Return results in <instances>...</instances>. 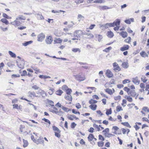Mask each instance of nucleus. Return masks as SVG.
<instances>
[{"mask_svg":"<svg viewBox=\"0 0 149 149\" xmlns=\"http://www.w3.org/2000/svg\"><path fill=\"white\" fill-rule=\"evenodd\" d=\"M89 107L93 110L95 111L96 110L97 105L95 104H92L89 106Z\"/></svg>","mask_w":149,"mask_h":149,"instance_id":"a211bd4d","label":"nucleus"},{"mask_svg":"<svg viewBox=\"0 0 149 149\" xmlns=\"http://www.w3.org/2000/svg\"><path fill=\"white\" fill-rule=\"evenodd\" d=\"M37 94H40L43 97L44 96V95H45L46 94V93L41 88H39L38 91L36 92Z\"/></svg>","mask_w":149,"mask_h":149,"instance_id":"0eeeda50","label":"nucleus"},{"mask_svg":"<svg viewBox=\"0 0 149 149\" xmlns=\"http://www.w3.org/2000/svg\"><path fill=\"white\" fill-rule=\"evenodd\" d=\"M120 35H121L123 38H125L127 36V33L126 32L122 31L119 33Z\"/></svg>","mask_w":149,"mask_h":149,"instance_id":"ddd939ff","label":"nucleus"},{"mask_svg":"<svg viewBox=\"0 0 149 149\" xmlns=\"http://www.w3.org/2000/svg\"><path fill=\"white\" fill-rule=\"evenodd\" d=\"M104 134L107 137H110L111 136H114V135L110 134V133H105Z\"/></svg>","mask_w":149,"mask_h":149,"instance_id":"5fc2aeb1","label":"nucleus"},{"mask_svg":"<svg viewBox=\"0 0 149 149\" xmlns=\"http://www.w3.org/2000/svg\"><path fill=\"white\" fill-rule=\"evenodd\" d=\"M114 23L115 26H118L120 25V20L119 19H117L114 22Z\"/></svg>","mask_w":149,"mask_h":149,"instance_id":"c9c22d12","label":"nucleus"},{"mask_svg":"<svg viewBox=\"0 0 149 149\" xmlns=\"http://www.w3.org/2000/svg\"><path fill=\"white\" fill-rule=\"evenodd\" d=\"M28 94L31 97L33 96L34 97H38L36 95V93L34 92H31L29 91L28 93Z\"/></svg>","mask_w":149,"mask_h":149,"instance_id":"aec40b11","label":"nucleus"},{"mask_svg":"<svg viewBox=\"0 0 149 149\" xmlns=\"http://www.w3.org/2000/svg\"><path fill=\"white\" fill-rule=\"evenodd\" d=\"M90 104H94L96 103L97 102V101L96 100H94L92 99H91L89 102Z\"/></svg>","mask_w":149,"mask_h":149,"instance_id":"ea45409f","label":"nucleus"},{"mask_svg":"<svg viewBox=\"0 0 149 149\" xmlns=\"http://www.w3.org/2000/svg\"><path fill=\"white\" fill-rule=\"evenodd\" d=\"M105 91L106 92L111 95L113 93L112 90L109 88L105 89Z\"/></svg>","mask_w":149,"mask_h":149,"instance_id":"a878e982","label":"nucleus"},{"mask_svg":"<svg viewBox=\"0 0 149 149\" xmlns=\"http://www.w3.org/2000/svg\"><path fill=\"white\" fill-rule=\"evenodd\" d=\"M53 40V39L52 37L49 36L48 37L47 36L45 40L46 43L47 44H50L52 43Z\"/></svg>","mask_w":149,"mask_h":149,"instance_id":"20e7f679","label":"nucleus"},{"mask_svg":"<svg viewBox=\"0 0 149 149\" xmlns=\"http://www.w3.org/2000/svg\"><path fill=\"white\" fill-rule=\"evenodd\" d=\"M132 82L135 84L138 85L140 82V80H138V78L137 77L133 78L132 79Z\"/></svg>","mask_w":149,"mask_h":149,"instance_id":"1a4fd4ad","label":"nucleus"},{"mask_svg":"<svg viewBox=\"0 0 149 149\" xmlns=\"http://www.w3.org/2000/svg\"><path fill=\"white\" fill-rule=\"evenodd\" d=\"M47 101L50 105L53 107L54 106V102L52 101L49 100H47Z\"/></svg>","mask_w":149,"mask_h":149,"instance_id":"09e8293b","label":"nucleus"},{"mask_svg":"<svg viewBox=\"0 0 149 149\" xmlns=\"http://www.w3.org/2000/svg\"><path fill=\"white\" fill-rule=\"evenodd\" d=\"M43 120H44L45 122H47L49 123V125L51 124L50 122L48 119H46L45 118H44L42 119Z\"/></svg>","mask_w":149,"mask_h":149,"instance_id":"052dcab7","label":"nucleus"},{"mask_svg":"<svg viewBox=\"0 0 149 149\" xmlns=\"http://www.w3.org/2000/svg\"><path fill=\"white\" fill-rule=\"evenodd\" d=\"M125 98H126L128 101L130 102H132V97H130V96H128L127 95L125 96Z\"/></svg>","mask_w":149,"mask_h":149,"instance_id":"473e14b6","label":"nucleus"},{"mask_svg":"<svg viewBox=\"0 0 149 149\" xmlns=\"http://www.w3.org/2000/svg\"><path fill=\"white\" fill-rule=\"evenodd\" d=\"M61 108L63 110L66 112H68L69 111H70L71 110V109H69L63 106Z\"/></svg>","mask_w":149,"mask_h":149,"instance_id":"e433bc0d","label":"nucleus"},{"mask_svg":"<svg viewBox=\"0 0 149 149\" xmlns=\"http://www.w3.org/2000/svg\"><path fill=\"white\" fill-rule=\"evenodd\" d=\"M112 49V47H109L104 49L103 51L106 52H108L109 51Z\"/></svg>","mask_w":149,"mask_h":149,"instance_id":"a18cd8bd","label":"nucleus"},{"mask_svg":"<svg viewBox=\"0 0 149 149\" xmlns=\"http://www.w3.org/2000/svg\"><path fill=\"white\" fill-rule=\"evenodd\" d=\"M123 89L124 91H126L127 92V93L130 91V89L129 88H128L127 87H125Z\"/></svg>","mask_w":149,"mask_h":149,"instance_id":"774afa93","label":"nucleus"},{"mask_svg":"<svg viewBox=\"0 0 149 149\" xmlns=\"http://www.w3.org/2000/svg\"><path fill=\"white\" fill-rule=\"evenodd\" d=\"M128 94L133 97L135 96L136 95V93L134 90H132L130 91L128 93Z\"/></svg>","mask_w":149,"mask_h":149,"instance_id":"f8f14e48","label":"nucleus"},{"mask_svg":"<svg viewBox=\"0 0 149 149\" xmlns=\"http://www.w3.org/2000/svg\"><path fill=\"white\" fill-rule=\"evenodd\" d=\"M52 12L54 13H59L61 12H63L64 13L65 12V11L62 10H52Z\"/></svg>","mask_w":149,"mask_h":149,"instance_id":"58836bf2","label":"nucleus"},{"mask_svg":"<svg viewBox=\"0 0 149 149\" xmlns=\"http://www.w3.org/2000/svg\"><path fill=\"white\" fill-rule=\"evenodd\" d=\"M84 35L87 36H88V38L89 39L92 38L94 37L93 35L89 32L84 33Z\"/></svg>","mask_w":149,"mask_h":149,"instance_id":"4468645a","label":"nucleus"},{"mask_svg":"<svg viewBox=\"0 0 149 149\" xmlns=\"http://www.w3.org/2000/svg\"><path fill=\"white\" fill-rule=\"evenodd\" d=\"M121 97L120 95H118L114 97V99L116 100H120L121 99Z\"/></svg>","mask_w":149,"mask_h":149,"instance_id":"4d7b16f0","label":"nucleus"},{"mask_svg":"<svg viewBox=\"0 0 149 149\" xmlns=\"http://www.w3.org/2000/svg\"><path fill=\"white\" fill-rule=\"evenodd\" d=\"M131 39L130 37H129L127 38L124 41L126 42L130 43L131 41Z\"/></svg>","mask_w":149,"mask_h":149,"instance_id":"a19ab883","label":"nucleus"},{"mask_svg":"<svg viewBox=\"0 0 149 149\" xmlns=\"http://www.w3.org/2000/svg\"><path fill=\"white\" fill-rule=\"evenodd\" d=\"M130 82L129 79H125L123 80V84H125L128 83H129Z\"/></svg>","mask_w":149,"mask_h":149,"instance_id":"13d9d810","label":"nucleus"},{"mask_svg":"<svg viewBox=\"0 0 149 149\" xmlns=\"http://www.w3.org/2000/svg\"><path fill=\"white\" fill-rule=\"evenodd\" d=\"M149 85L148 84L146 85V88L145 89L146 91H148V92L147 93V95H148L149 94Z\"/></svg>","mask_w":149,"mask_h":149,"instance_id":"69168bd1","label":"nucleus"},{"mask_svg":"<svg viewBox=\"0 0 149 149\" xmlns=\"http://www.w3.org/2000/svg\"><path fill=\"white\" fill-rule=\"evenodd\" d=\"M33 41L31 40L29 41L25 42L24 43H23L22 44L24 46H26L28 45L31 44L33 42Z\"/></svg>","mask_w":149,"mask_h":149,"instance_id":"b1692460","label":"nucleus"},{"mask_svg":"<svg viewBox=\"0 0 149 149\" xmlns=\"http://www.w3.org/2000/svg\"><path fill=\"white\" fill-rule=\"evenodd\" d=\"M26 19V17L22 15H19L16 19V20L20 19L22 20H25Z\"/></svg>","mask_w":149,"mask_h":149,"instance_id":"4be33fe9","label":"nucleus"},{"mask_svg":"<svg viewBox=\"0 0 149 149\" xmlns=\"http://www.w3.org/2000/svg\"><path fill=\"white\" fill-rule=\"evenodd\" d=\"M93 138H94V136L91 134H90L88 137V140L90 141H92Z\"/></svg>","mask_w":149,"mask_h":149,"instance_id":"c85d7f7f","label":"nucleus"},{"mask_svg":"<svg viewBox=\"0 0 149 149\" xmlns=\"http://www.w3.org/2000/svg\"><path fill=\"white\" fill-rule=\"evenodd\" d=\"M57 113L56 114H58L59 116H62L63 112L60 109L59 111H57Z\"/></svg>","mask_w":149,"mask_h":149,"instance_id":"8fccbe9b","label":"nucleus"},{"mask_svg":"<svg viewBox=\"0 0 149 149\" xmlns=\"http://www.w3.org/2000/svg\"><path fill=\"white\" fill-rule=\"evenodd\" d=\"M104 143L103 142H97V145L99 147H102L104 145Z\"/></svg>","mask_w":149,"mask_h":149,"instance_id":"6e6d98bb","label":"nucleus"},{"mask_svg":"<svg viewBox=\"0 0 149 149\" xmlns=\"http://www.w3.org/2000/svg\"><path fill=\"white\" fill-rule=\"evenodd\" d=\"M43 137L42 136H40L38 139V140L39 141V143H40V144H44V141L43 139Z\"/></svg>","mask_w":149,"mask_h":149,"instance_id":"4c0bfd02","label":"nucleus"},{"mask_svg":"<svg viewBox=\"0 0 149 149\" xmlns=\"http://www.w3.org/2000/svg\"><path fill=\"white\" fill-rule=\"evenodd\" d=\"M129 46L128 45H124L123 47L120 48V50L122 51H124L128 50L129 49Z\"/></svg>","mask_w":149,"mask_h":149,"instance_id":"9b49d317","label":"nucleus"},{"mask_svg":"<svg viewBox=\"0 0 149 149\" xmlns=\"http://www.w3.org/2000/svg\"><path fill=\"white\" fill-rule=\"evenodd\" d=\"M140 55L143 57H144V55L146 56H148L147 54L144 51H142L140 53Z\"/></svg>","mask_w":149,"mask_h":149,"instance_id":"49530a36","label":"nucleus"},{"mask_svg":"<svg viewBox=\"0 0 149 149\" xmlns=\"http://www.w3.org/2000/svg\"><path fill=\"white\" fill-rule=\"evenodd\" d=\"M84 0H75L74 2L77 4H78L83 3L84 2Z\"/></svg>","mask_w":149,"mask_h":149,"instance_id":"de8ad7c7","label":"nucleus"},{"mask_svg":"<svg viewBox=\"0 0 149 149\" xmlns=\"http://www.w3.org/2000/svg\"><path fill=\"white\" fill-rule=\"evenodd\" d=\"M77 124H75L74 122H73L71 123V127L72 128H74L76 126Z\"/></svg>","mask_w":149,"mask_h":149,"instance_id":"338daca9","label":"nucleus"},{"mask_svg":"<svg viewBox=\"0 0 149 149\" xmlns=\"http://www.w3.org/2000/svg\"><path fill=\"white\" fill-rule=\"evenodd\" d=\"M17 65L18 67L20 68H23L24 67V62L23 60H21L20 61L19 63L17 61Z\"/></svg>","mask_w":149,"mask_h":149,"instance_id":"39448f33","label":"nucleus"},{"mask_svg":"<svg viewBox=\"0 0 149 149\" xmlns=\"http://www.w3.org/2000/svg\"><path fill=\"white\" fill-rule=\"evenodd\" d=\"M84 18V17L81 14H79L78 15L77 19L79 21H80L81 20H83Z\"/></svg>","mask_w":149,"mask_h":149,"instance_id":"7c9ffc66","label":"nucleus"},{"mask_svg":"<svg viewBox=\"0 0 149 149\" xmlns=\"http://www.w3.org/2000/svg\"><path fill=\"white\" fill-rule=\"evenodd\" d=\"M76 107L77 109H79L81 107V105L79 103H77L75 104Z\"/></svg>","mask_w":149,"mask_h":149,"instance_id":"0e129e2a","label":"nucleus"},{"mask_svg":"<svg viewBox=\"0 0 149 149\" xmlns=\"http://www.w3.org/2000/svg\"><path fill=\"white\" fill-rule=\"evenodd\" d=\"M8 53L12 57L15 58L16 57V55L15 54L13 53L12 51H8Z\"/></svg>","mask_w":149,"mask_h":149,"instance_id":"c756f323","label":"nucleus"},{"mask_svg":"<svg viewBox=\"0 0 149 149\" xmlns=\"http://www.w3.org/2000/svg\"><path fill=\"white\" fill-rule=\"evenodd\" d=\"M53 129L55 131H57L58 132H60L59 130L57 127L55 126H53Z\"/></svg>","mask_w":149,"mask_h":149,"instance_id":"3c124183","label":"nucleus"},{"mask_svg":"<svg viewBox=\"0 0 149 149\" xmlns=\"http://www.w3.org/2000/svg\"><path fill=\"white\" fill-rule=\"evenodd\" d=\"M106 73L107 76L109 78H111L113 76V74L112 72L109 69L106 71Z\"/></svg>","mask_w":149,"mask_h":149,"instance_id":"6e6552de","label":"nucleus"},{"mask_svg":"<svg viewBox=\"0 0 149 149\" xmlns=\"http://www.w3.org/2000/svg\"><path fill=\"white\" fill-rule=\"evenodd\" d=\"M1 21L2 22L4 23L6 25H7L9 24L8 21L5 18H2L1 19Z\"/></svg>","mask_w":149,"mask_h":149,"instance_id":"2f4dec72","label":"nucleus"},{"mask_svg":"<svg viewBox=\"0 0 149 149\" xmlns=\"http://www.w3.org/2000/svg\"><path fill=\"white\" fill-rule=\"evenodd\" d=\"M74 32L76 33L77 34L79 35L80 37L81 35H84V33L81 30H76Z\"/></svg>","mask_w":149,"mask_h":149,"instance_id":"412c9836","label":"nucleus"},{"mask_svg":"<svg viewBox=\"0 0 149 149\" xmlns=\"http://www.w3.org/2000/svg\"><path fill=\"white\" fill-rule=\"evenodd\" d=\"M76 33H75L74 32L73 33V36L74 38L72 39V40H78V38H80L79 35H77Z\"/></svg>","mask_w":149,"mask_h":149,"instance_id":"2eb2a0df","label":"nucleus"},{"mask_svg":"<svg viewBox=\"0 0 149 149\" xmlns=\"http://www.w3.org/2000/svg\"><path fill=\"white\" fill-rule=\"evenodd\" d=\"M62 41V40L60 38H56L54 40V42L55 43H60Z\"/></svg>","mask_w":149,"mask_h":149,"instance_id":"393cba45","label":"nucleus"},{"mask_svg":"<svg viewBox=\"0 0 149 149\" xmlns=\"http://www.w3.org/2000/svg\"><path fill=\"white\" fill-rule=\"evenodd\" d=\"M112 111L111 109H110L109 110H107L106 113V114L107 115L110 114L111 113Z\"/></svg>","mask_w":149,"mask_h":149,"instance_id":"bf43d9fd","label":"nucleus"},{"mask_svg":"<svg viewBox=\"0 0 149 149\" xmlns=\"http://www.w3.org/2000/svg\"><path fill=\"white\" fill-rule=\"evenodd\" d=\"M107 34L108 37L111 38H112L114 36L113 33L111 31H108L107 32Z\"/></svg>","mask_w":149,"mask_h":149,"instance_id":"f3484780","label":"nucleus"},{"mask_svg":"<svg viewBox=\"0 0 149 149\" xmlns=\"http://www.w3.org/2000/svg\"><path fill=\"white\" fill-rule=\"evenodd\" d=\"M121 65L123 68L125 69L129 67L128 64L127 62H124L122 63Z\"/></svg>","mask_w":149,"mask_h":149,"instance_id":"5701e85b","label":"nucleus"},{"mask_svg":"<svg viewBox=\"0 0 149 149\" xmlns=\"http://www.w3.org/2000/svg\"><path fill=\"white\" fill-rule=\"evenodd\" d=\"M10 24L15 26H18L21 23L19 21L16 20L14 22H10Z\"/></svg>","mask_w":149,"mask_h":149,"instance_id":"9d476101","label":"nucleus"},{"mask_svg":"<svg viewBox=\"0 0 149 149\" xmlns=\"http://www.w3.org/2000/svg\"><path fill=\"white\" fill-rule=\"evenodd\" d=\"M65 98L66 100L68 101H72V97L71 95H65Z\"/></svg>","mask_w":149,"mask_h":149,"instance_id":"dca6fc26","label":"nucleus"},{"mask_svg":"<svg viewBox=\"0 0 149 149\" xmlns=\"http://www.w3.org/2000/svg\"><path fill=\"white\" fill-rule=\"evenodd\" d=\"M24 144L23 146L24 148L26 147L28 145V143L27 140L23 139Z\"/></svg>","mask_w":149,"mask_h":149,"instance_id":"72a5a7b5","label":"nucleus"},{"mask_svg":"<svg viewBox=\"0 0 149 149\" xmlns=\"http://www.w3.org/2000/svg\"><path fill=\"white\" fill-rule=\"evenodd\" d=\"M72 92V90L71 89L68 88L66 90V92L67 94L68 95H70V94Z\"/></svg>","mask_w":149,"mask_h":149,"instance_id":"79ce46f5","label":"nucleus"},{"mask_svg":"<svg viewBox=\"0 0 149 149\" xmlns=\"http://www.w3.org/2000/svg\"><path fill=\"white\" fill-rule=\"evenodd\" d=\"M45 38V36L43 33H41L37 36V40L42 42Z\"/></svg>","mask_w":149,"mask_h":149,"instance_id":"f03ea898","label":"nucleus"},{"mask_svg":"<svg viewBox=\"0 0 149 149\" xmlns=\"http://www.w3.org/2000/svg\"><path fill=\"white\" fill-rule=\"evenodd\" d=\"M116 111L118 112H119L120 111L123 110L122 107L120 106H117L116 107Z\"/></svg>","mask_w":149,"mask_h":149,"instance_id":"864d4df0","label":"nucleus"},{"mask_svg":"<svg viewBox=\"0 0 149 149\" xmlns=\"http://www.w3.org/2000/svg\"><path fill=\"white\" fill-rule=\"evenodd\" d=\"M68 118L69 120H72L74 119V118H75V116L74 115H68Z\"/></svg>","mask_w":149,"mask_h":149,"instance_id":"cd10ccee","label":"nucleus"},{"mask_svg":"<svg viewBox=\"0 0 149 149\" xmlns=\"http://www.w3.org/2000/svg\"><path fill=\"white\" fill-rule=\"evenodd\" d=\"M63 93V91L59 89L56 92V94L58 95H61Z\"/></svg>","mask_w":149,"mask_h":149,"instance_id":"c03bdc74","label":"nucleus"},{"mask_svg":"<svg viewBox=\"0 0 149 149\" xmlns=\"http://www.w3.org/2000/svg\"><path fill=\"white\" fill-rule=\"evenodd\" d=\"M72 51L74 52H81L80 49L79 48H73L72 49Z\"/></svg>","mask_w":149,"mask_h":149,"instance_id":"37998d69","label":"nucleus"},{"mask_svg":"<svg viewBox=\"0 0 149 149\" xmlns=\"http://www.w3.org/2000/svg\"><path fill=\"white\" fill-rule=\"evenodd\" d=\"M121 124H123L125 126H126L127 127L129 128L131 127V126L127 122H122L121 123Z\"/></svg>","mask_w":149,"mask_h":149,"instance_id":"f704fd0d","label":"nucleus"},{"mask_svg":"<svg viewBox=\"0 0 149 149\" xmlns=\"http://www.w3.org/2000/svg\"><path fill=\"white\" fill-rule=\"evenodd\" d=\"M32 88L35 90H39L40 88L36 85H34L32 86Z\"/></svg>","mask_w":149,"mask_h":149,"instance_id":"e2e57ef3","label":"nucleus"},{"mask_svg":"<svg viewBox=\"0 0 149 149\" xmlns=\"http://www.w3.org/2000/svg\"><path fill=\"white\" fill-rule=\"evenodd\" d=\"M110 8L109 7L107 6H100L99 7V9L101 10H104Z\"/></svg>","mask_w":149,"mask_h":149,"instance_id":"6ab92c4d","label":"nucleus"},{"mask_svg":"<svg viewBox=\"0 0 149 149\" xmlns=\"http://www.w3.org/2000/svg\"><path fill=\"white\" fill-rule=\"evenodd\" d=\"M73 76L75 77V79L79 81H83L85 79V77H82L81 74H77L73 75Z\"/></svg>","mask_w":149,"mask_h":149,"instance_id":"7ed1b4c3","label":"nucleus"},{"mask_svg":"<svg viewBox=\"0 0 149 149\" xmlns=\"http://www.w3.org/2000/svg\"><path fill=\"white\" fill-rule=\"evenodd\" d=\"M27 73L26 71L25 70H24L23 71L22 73L21 74V75L22 76H24L27 75Z\"/></svg>","mask_w":149,"mask_h":149,"instance_id":"680f3d73","label":"nucleus"},{"mask_svg":"<svg viewBox=\"0 0 149 149\" xmlns=\"http://www.w3.org/2000/svg\"><path fill=\"white\" fill-rule=\"evenodd\" d=\"M35 15L37 19L39 20H42L44 19L42 15L40 12H38L35 14Z\"/></svg>","mask_w":149,"mask_h":149,"instance_id":"423d86ee","label":"nucleus"},{"mask_svg":"<svg viewBox=\"0 0 149 149\" xmlns=\"http://www.w3.org/2000/svg\"><path fill=\"white\" fill-rule=\"evenodd\" d=\"M39 77L42 79H46L47 78H50L51 77L49 76H47L46 75H40L39 76Z\"/></svg>","mask_w":149,"mask_h":149,"instance_id":"bb28decb","label":"nucleus"},{"mask_svg":"<svg viewBox=\"0 0 149 149\" xmlns=\"http://www.w3.org/2000/svg\"><path fill=\"white\" fill-rule=\"evenodd\" d=\"M113 70L115 72H119L121 70L120 68L117 63L114 62L113 63Z\"/></svg>","mask_w":149,"mask_h":149,"instance_id":"f257e3e1","label":"nucleus"},{"mask_svg":"<svg viewBox=\"0 0 149 149\" xmlns=\"http://www.w3.org/2000/svg\"><path fill=\"white\" fill-rule=\"evenodd\" d=\"M141 80L144 83L146 82L147 81V79H146V77L145 76H143L141 78Z\"/></svg>","mask_w":149,"mask_h":149,"instance_id":"603ef678","label":"nucleus"}]
</instances>
